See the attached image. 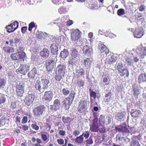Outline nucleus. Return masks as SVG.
<instances>
[{
  "label": "nucleus",
  "mask_w": 146,
  "mask_h": 146,
  "mask_svg": "<svg viewBox=\"0 0 146 146\" xmlns=\"http://www.w3.org/2000/svg\"><path fill=\"white\" fill-rule=\"evenodd\" d=\"M49 83V80L46 79H41L40 80H36L35 88L39 92L42 93L48 88V84Z\"/></svg>",
  "instance_id": "obj_1"
},
{
  "label": "nucleus",
  "mask_w": 146,
  "mask_h": 146,
  "mask_svg": "<svg viewBox=\"0 0 146 146\" xmlns=\"http://www.w3.org/2000/svg\"><path fill=\"white\" fill-rule=\"evenodd\" d=\"M56 60L54 56L51 55L48 59L46 60L45 65L47 70L48 72L52 71L56 67Z\"/></svg>",
  "instance_id": "obj_2"
},
{
  "label": "nucleus",
  "mask_w": 146,
  "mask_h": 146,
  "mask_svg": "<svg viewBox=\"0 0 146 146\" xmlns=\"http://www.w3.org/2000/svg\"><path fill=\"white\" fill-rule=\"evenodd\" d=\"M75 94L76 93L75 92L72 91L69 96L65 98L62 102L63 104L65 106L64 108L66 110H68L69 109L70 105L73 101Z\"/></svg>",
  "instance_id": "obj_3"
},
{
  "label": "nucleus",
  "mask_w": 146,
  "mask_h": 146,
  "mask_svg": "<svg viewBox=\"0 0 146 146\" xmlns=\"http://www.w3.org/2000/svg\"><path fill=\"white\" fill-rule=\"evenodd\" d=\"M117 69L121 73V76H123L125 75L126 77L129 76V72L125 64L121 62L118 63L117 66Z\"/></svg>",
  "instance_id": "obj_4"
},
{
  "label": "nucleus",
  "mask_w": 146,
  "mask_h": 146,
  "mask_svg": "<svg viewBox=\"0 0 146 146\" xmlns=\"http://www.w3.org/2000/svg\"><path fill=\"white\" fill-rule=\"evenodd\" d=\"M30 66L26 64H21L19 68L16 70V72L19 73L23 75H25L29 71Z\"/></svg>",
  "instance_id": "obj_5"
},
{
  "label": "nucleus",
  "mask_w": 146,
  "mask_h": 146,
  "mask_svg": "<svg viewBox=\"0 0 146 146\" xmlns=\"http://www.w3.org/2000/svg\"><path fill=\"white\" fill-rule=\"evenodd\" d=\"M81 33L78 29H72L71 32V39L73 41L78 40L81 36Z\"/></svg>",
  "instance_id": "obj_6"
},
{
  "label": "nucleus",
  "mask_w": 146,
  "mask_h": 146,
  "mask_svg": "<svg viewBox=\"0 0 146 146\" xmlns=\"http://www.w3.org/2000/svg\"><path fill=\"white\" fill-rule=\"evenodd\" d=\"M46 107L44 105L39 106L35 109V113L37 115L40 116L44 114L46 111Z\"/></svg>",
  "instance_id": "obj_7"
},
{
  "label": "nucleus",
  "mask_w": 146,
  "mask_h": 146,
  "mask_svg": "<svg viewBox=\"0 0 146 146\" xmlns=\"http://www.w3.org/2000/svg\"><path fill=\"white\" fill-rule=\"evenodd\" d=\"M34 98L33 93L29 94L25 98L24 102L25 104L28 106H30L33 103Z\"/></svg>",
  "instance_id": "obj_8"
},
{
  "label": "nucleus",
  "mask_w": 146,
  "mask_h": 146,
  "mask_svg": "<svg viewBox=\"0 0 146 146\" xmlns=\"http://www.w3.org/2000/svg\"><path fill=\"white\" fill-rule=\"evenodd\" d=\"M133 33L134 36L138 38H141L144 34L143 29L140 27L136 29Z\"/></svg>",
  "instance_id": "obj_9"
},
{
  "label": "nucleus",
  "mask_w": 146,
  "mask_h": 146,
  "mask_svg": "<svg viewBox=\"0 0 146 146\" xmlns=\"http://www.w3.org/2000/svg\"><path fill=\"white\" fill-rule=\"evenodd\" d=\"M52 92L51 91H48L44 92L43 99L46 102H50L52 100L53 96Z\"/></svg>",
  "instance_id": "obj_10"
},
{
  "label": "nucleus",
  "mask_w": 146,
  "mask_h": 146,
  "mask_svg": "<svg viewBox=\"0 0 146 146\" xmlns=\"http://www.w3.org/2000/svg\"><path fill=\"white\" fill-rule=\"evenodd\" d=\"M73 73L74 74L73 77L78 78L79 77L82 76L84 75L85 71L83 68H79L76 69Z\"/></svg>",
  "instance_id": "obj_11"
},
{
  "label": "nucleus",
  "mask_w": 146,
  "mask_h": 146,
  "mask_svg": "<svg viewBox=\"0 0 146 146\" xmlns=\"http://www.w3.org/2000/svg\"><path fill=\"white\" fill-rule=\"evenodd\" d=\"M60 101L58 99H56L54 101L53 105L50 106V108L56 111L57 110L59 109L60 107Z\"/></svg>",
  "instance_id": "obj_12"
},
{
  "label": "nucleus",
  "mask_w": 146,
  "mask_h": 146,
  "mask_svg": "<svg viewBox=\"0 0 146 146\" xmlns=\"http://www.w3.org/2000/svg\"><path fill=\"white\" fill-rule=\"evenodd\" d=\"M78 58H74L70 57L68 61V67H71L73 68L74 66H75L77 64Z\"/></svg>",
  "instance_id": "obj_13"
},
{
  "label": "nucleus",
  "mask_w": 146,
  "mask_h": 146,
  "mask_svg": "<svg viewBox=\"0 0 146 146\" xmlns=\"http://www.w3.org/2000/svg\"><path fill=\"white\" fill-rule=\"evenodd\" d=\"M37 75V70L34 67L29 72L28 76L30 78L33 79L36 77Z\"/></svg>",
  "instance_id": "obj_14"
},
{
  "label": "nucleus",
  "mask_w": 146,
  "mask_h": 146,
  "mask_svg": "<svg viewBox=\"0 0 146 146\" xmlns=\"http://www.w3.org/2000/svg\"><path fill=\"white\" fill-rule=\"evenodd\" d=\"M130 114L132 117L136 118L141 115L142 113L140 110L136 109H133L131 111Z\"/></svg>",
  "instance_id": "obj_15"
},
{
  "label": "nucleus",
  "mask_w": 146,
  "mask_h": 146,
  "mask_svg": "<svg viewBox=\"0 0 146 146\" xmlns=\"http://www.w3.org/2000/svg\"><path fill=\"white\" fill-rule=\"evenodd\" d=\"M64 18H62L61 19H58L56 20L58 21V23H57V25L59 28L60 30L61 29H62V28L65 26L66 22L64 21Z\"/></svg>",
  "instance_id": "obj_16"
},
{
  "label": "nucleus",
  "mask_w": 146,
  "mask_h": 146,
  "mask_svg": "<svg viewBox=\"0 0 146 146\" xmlns=\"http://www.w3.org/2000/svg\"><path fill=\"white\" fill-rule=\"evenodd\" d=\"M136 50L141 55H146V46H138L137 49Z\"/></svg>",
  "instance_id": "obj_17"
},
{
  "label": "nucleus",
  "mask_w": 146,
  "mask_h": 146,
  "mask_svg": "<svg viewBox=\"0 0 146 146\" xmlns=\"http://www.w3.org/2000/svg\"><path fill=\"white\" fill-rule=\"evenodd\" d=\"M49 52L46 49L44 48L40 52V55L44 58H46L49 56Z\"/></svg>",
  "instance_id": "obj_18"
},
{
  "label": "nucleus",
  "mask_w": 146,
  "mask_h": 146,
  "mask_svg": "<svg viewBox=\"0 0 146 146\" xmlns=\"http://www.w3.org/2000/svg\"><path fill=\"white\" fill-rule=\"evenodd\" d=\"M66 67L65 65L59 64L57 67L56 69L58 70V72L61 74H64Z\"/></svg>",
  "instance_id": "obj_19"
},
{
  "label": "nucleus",
  "mask_w": 146,
  "mask_h": 146,
  "mask_svg": "<svg viewBox=\"0 0 146 146\" xmlns=\"http://www.w3.org/2000/svg\"><path fill=\"white\" fill-rule=\"evenodd\" d=\"M50 42L51 43L50 46H58L59 43V39H56L52 36H51L50 38Z\"/></svg>",
  "instance_id": "obj_20"
},
{
  "label": "nucleus",
  "mask_w": 146,
  "mask_h": 146,
  "mask_svg": "<svg viewBox=\"0 0 146 146\" xmlns=\"http://www.w3.org/2000/svg\"><path fill=\"white\" fill-rule=\"evenodd\" d=\"M138 79L139 83L146 82V74L144 73L141 74L138 77Z\"/></svg>",
  "instance_id": "obj_21"
},
{
  "label": "nucleus",
  "mask_w": 146,
  "mask_h": 146,
  "mask_svg": "<svg viewBox=\"0 0 146 146\" xmlns=\"http://www.w3.org/2000/svg\"><path fill=\"white\" fill-rule=\"evenodd\" d=\"M71 51L70 53V57L74 58H77L79 55L78 50L76 49H73Z\"/></svg>",
  "instance_id": "obj_22"
},
{
  "label": "nucleus",
  "mask_w": 146,
  "mask_h": 146,
  "mask_svg": "<svg viewBox=\"0 0 146 146\" xmlns=\"http://www.w3.org/2000/svg\"><path fill=\"white\" fill-rule=\"evenodd\" d=\"M61 87L62 88V92L63 94L65 96H68L69 94H70V92H70V89L67 87L63 88L62 86Z\"/></svg>",
  "instance_id": "obj_23"
},
{
  "label": "nucleus",
  "mask_w": 146,
  "mask_h": 146,
  "mask_svg": "<svg viewBox=\"0 0 146 146\" xmlns=\"http://www.w3.org/2000/svg\"><path fill=\"white\" fill-rule=\"evenodd\" d=\"M69 53L68 50L64 49L61 52L60 56L61 58H66L68 55Z\"/></svg>",
  "instance_id": "obj_24"
},
{
  "label": "nucleus",
  "mask_w": 146,
  "mask_h": 146,
  "mask_svg": "<svg viewBox=\"0 0 146 146\" xmlns=\"http://www.w3.org/2000/svg\"><path fill=\"white\" fill-rule=\"evenodd\" d=\"M48 36V34L46 33H43L42 32H39L37 35L38 38L41 39L42 38H45Z\"/></svg>",
  "instance_id": "obj_25"
},
{
  "label": "nucleus",
  "mask_w": 146,
  "mask_h": 146,
  "mask_svg": "<svg viewBox=\"0 0 146 146\" xmlns=\"http://www.w3.org/2000/svg\"><path fill=\"white\" fill-rule=\"evenodd\" d=\"M6 80L4 78H0V90L5 88Z\"/></svg>",
  "instance_id": "obj_26"
},
{
  "label": "nucleus",
  "mask_w": 146,
  "mask_h": 146,
  "mask_svg": "<svg viewBox=\"0 0 146 146\" xmlns=\"http://www.w3.org/2000/svg\"><path fill=\"white\" fill-rule=\"evenodd\" d=\"M4 51L7 53H11L14 51V50L13 48L9 46H5L3 48Z\"/></svg>",
  "instance_id": "obj_27"
},
{
  "label": "nucleus",
  "mask_w": 146,
  "mask_h": 146,
  "mask_svg": "<svg viewBox=\"0 0 146 146\" xmlns=\"http://www.w3.org/2000/svg\"><path fill=\"white\" fill-rule=\"evenodd\" d=\"M125 62L128 66H131L133 64V58L129 57H127L125 58Z\"/></svg>",
  "instance_id": "obj_28"
},
{
  "label": "nucleus",
  "mask_w": 146,
  "mask_h": 146,
  "mask_svg": "<svg viewBox=\"0 0 146 146\" xmlns=\"http://www.w3.org/2000/svg\"><path fill=\"white\" fill-rule=\"evenodd\" d=\"M84 133H83L78 137H77L76 138L74 139V140L77 143H80L82 142L83 141L84 137L83 135Z\"/></svg>",
  "instance_id": "obj_29"
},
{
  "label": "nucleus",
  "mask_w": 146,
  "mask_h": 146,
  "mask_svg": "<svg viewBox=\"0 0 146 146\" xmlns=\"http://www.w3.org/2000/svg\"><path fill=\"white\" fill-rule=\"evenodd\" d=\"M51 52L53 54L52 55L57 54L58 49L57 46H50Z\"/></svg>",
  "instance_id": "obj_30"
},
{
  "label": "nucleus",
  "mask_w": 146,
  "mask_h": 146,
  "mask_svg": "<svg viewBox=\"0 0 146 146\" xmlns=\"http://www.w3.org/2000/svg\"><path fill=\"white\" fill-rule=\"evenodd\" d=\"M111 94L110 92L106 94L105 96L104 100L106 102H109L111 100Z\"/></svg>",
  "instance_id": "obj_31"
},
{
  "label": "nucleus",
  "mask_w": 146,
  "mask_h": 146,
  "mask_svg": "<svg viewBox=\"0 0 146 146\" xmlns=\"http://www.w3.org/2000/svg\"><path fill=\"white\" fill-rule=\"evenodd\" d=\"M100 51L102 53H104L107 54L109 52V50L107 48L106 46H101Z\"/></svg>",
  "instance_id": "obj_32"
},
{
  "label": "nucleus",
  "mask_w": 146,
  "mask_h": 146,
  "mask_svg": "<svg viewBox=\"0 0 146 146\" xmlns=\"http://www.w3.org/2000/svg\"><path fill=\"white\" fill-rule=\"evenodd\" d=\"M103 82L100 83V84L102 86H104L105 85H108L110 83V80L108 79V77H105L104 78L103 80Z\"/></svg>",
  "instance_id": "obj_33"
},
{
  "label": "nucleus",
  "mask_w": 146,
  "mask_h": 146,
  "mask_svg": "<svg viewBox=\"0 0 146 146\" xmlns=\"http://www.w3.org/2000/svg\"><path fill=\"white\" fill-rule=\"evenodd\" d=\"M118 132H121L123 133H128L129 132L128 129L125 127H122L121 128H118L117 129Z\"/></svg>",
  "instance_id": "obj_34"
},
{
  "label": "nucleus",
  "mask_w": 146,
  "mask_h": 146,
  "mask_svg": "<svg viewBox=\"0 0 146 146\" xmlns=\"http://www.w3.org/2000/svg\"><path fill=\"white\" fill-rule=\"evenodd\" d=\"M56 75L55 76V79L59 81L62 78V77L64 76V75L60 73H59L57 72H56Z\"/></svg>",
  "instance_id": "obj_35"
},
{
  "label": "nucleus",
  "mask_w": 146,
  "mask_h": 146,
  "mask_svg": "<svg viewBox=\"0 0 146 146\" xmlns=\"http://www.w3.org/2000/svg\"><path fill=\"white\" fill-rule=\"evenodd\" d=\"M79 103L82 105L81 107L82 109H84L86 108L88 104V102L87 101H80Z\"/></svg>",
  "instance_id": "obj_36"
},
{
  "label": "nucleus",
  "mask_w": 146,
  "mask_h": 146,
  "mask_svg": "<svg viewBox=\"0 0 146 146\" xmlns=\"http://www.w3.org/2000/svg\"><path fill=\"white\" fill-rule=\"evenodd\" d=\"M12 25L11 24L6 27V29L8 33H10L14 31V30H13L14 29L13 26V25Z\"/></svg>",
  "instance_id": "obj_37"
},
{
  "label": "nucleus",
  "mask_w": 146,
  "mask_h": 146,
  "mask_svg": "<svg viewBox=\"0 0 146 146\" xmlns=\"http://www.w3.org/2000/svg\"><path fill=\"white\" fill-rule=\"evenodd\" d=\"M104 35L106 36H109V37L111 38H114L116 37L115 35H114L113 33H110L108 31H106Z\"/></svg>",
  "instance_id": "obj_38"
},
{
  "label": "nucleus",
  "mask_w": 146,
  "mask_h": 146,
  "mask_svg": "<svg viewBox=\"0 0 146 146\" xmlns=\"http://www.w3.org/2000/svg\"><path fill=\"white\" fill-rule=\"evenodd\" d=\"M99 128L98 125H92V126H90V129L92 131L97 132L98 131Z\"/></svg>",
  "instance_id": "obj_39"
},
{
  "label": "nucleus",
  "mask_w": 146,
  "mask_h": 146,
  "mask_svg": "<svg viewBox=\"0 0 146 146\" xmlns=\"http://www.w3.org/2000/svg\"><path fill=\"white\" fill-rule=\"evenodd\" d=\"M19 53H16L13 54H12L11 55V57L13 60H18L19 59Z\"/></svg>",
  "instance_id": "obj_40"
},
{
  "label": "nucleus",
  "mask_w": 146,
  "mask_h": 146,
  "mask_svg": "<svg viewBox=\"0 0 146 146\" xmlns=\"http://www.w3.org/2000/svg\"><path fill=\"white\" fill-rule=\"evenodd\" d=\"M90 60L89 58L84 59V65L86 67H88L90 64Z\"/></svg>",
  "instance_id": "obj_41"
},
{
  "label": "nucleus",
  "mask_w": 146,
  "mask_h": 146,
  "mask_svg": "<svg viewBox=\"0 0 146 146\" xmlns=\"http://www.w3.org/2000/svg\"><path fill=\"white\" fill-rule=\"evenodd\" d=\"M117 57L115 56L112 55L111 56V57L109 59V62L111 64H113L115 62L117 59Z\"/></svg>",
  "instance_id": "obj_42"
},
{
  "label": "nucleus",
  "mask_w": 146,
  "mask_h": 146,
  "mask_svg": "<svg viewBox=\"0 0 146 146\" xmlns=\"http://www.w3.org/2000/svg\"><path fill=\"white\" fill-rule=\"evenodd\" d=\"M24 92V90H16V93L17 95L19 97H21L23 96V95Z\"/></svg>",
  "instance_id": "obj_43"
},
{
  "label": "nucleus",
  "mask_w": 146,
  "mask_h": 146,
  "mask_svg": "<svg viewBox=\"0 0 146 146\" xmlns=\"http://www.w3.org/2000/svg\"><path fill=\"white\" fill-rule=\"evenodd\" d=\"M22 38H15V45H20L22 43Z\"/></svg>",
  "instance_id": "obj_44"
},
{
  "label": "nucleus",
  "mask_w": 146,
  "mask_h": 146,
  "mask_svg": "<svg viewBox=\"0 0 146 146\" xmlns=\"http://www.w3.org/2000/svg\"><path fill=\"white\" fill-rule=\"evenodd\" d=\"M131 146H141L137 141L133 140L131 143Z\"/></svg>",
  "instance_id": "obj_45"
},
{
  "label": "nucleus",
  "mask_w": 146,
  "mask_h": 146,
  "mask_svg": "<svg viewBox=\"0 0 146 146\" xmlns=\"http://www.w3.org/2000/svg\"><path fill=\"white\" fill-rule=\"evenodd\" d=\"M131 57H132L135 62H138L139 60V58L136 55H134L133 54H131L130 55Z\"/></svg>",
  "instance_id": "obj_46"
},
{
  "label": "nucleus",
  "mask_w": 146,
  "mask_h": 146,
  "mask_svg": "<svg viewBox=\"0 0 146 146\" xmlns=\"http://www.w3.org/2000/svg\"><path fill=\"white\" fill-rule=\"evenodd\" d=\"M133 90L134 91V95L135 98H138V95L139 94V91L136 88H135L134 86H133Z\"/></svg>",
  "instance_id": "obj_47"
},
{
  "label": "nucleus",
  "mask_w": 146,
  "mask_h": 146,
  "mask_svg": "<svg viewBox=\"0 0 146 146\" xmlns=\"http://www.w3.org/2000/svg\"><path fill=\"white\" fill-rule=\"evenodd\" d=\"M5 100L4 95L0 93V104L4 103Z\"/></svg>",
  "instance_id": "obj_48"
},
{
  "label": "nucleus",
  "mask_w": 146,
  "mask_h": 146,
  "mask_svg": "<svg viewBox=\"0 0 146 146\" xmlns=\"http://www.w3.org/2000/svg\"><path fill=\"white\" fill-rule=\"evenodd\" d=\"M125 113L124 112H119L117 114V117L119 119H121L125 116Z\"/></svg>",
  "instance_id": "obj_49"
},
{
  "label": "nucleus",
  "mask_w": 146,
  "mask_h": 146,
  "mask_svg": "<svg viewBox=\"0 0 146 146\" xmlns=\"http://www.w3.org/2000/svg\"><path fill=\"white\" fill-rule=\"evenodd\" d=\"M19 53V58L20 59H23L25 58L26 56L25 53L23 52H18Z\"/></svg>",
  "instance_id": "obj_50"
},
{
  "label": "nucleus",
  "mask_w": 146,
  "mask_h": 146,
  "mask_svg": "<svg viewBox=\"0 0 146 146\" xmlns=\"http://www.w3.org/2000/svg\"><path fill=\"white\" fill-rule=\"evenodd\" d=\"M11 24L13 25V26L14 29L13 30L14 31L18 28L19 26V23L17 21H15L13 22V23H11Z\"/></svg>",
  "instance_id": "obj_51"
},
{
  "label": "nucleus",
  "mask_w": 146,
  "mask_h": 146,
  "mask_svg": "<svg viewBox=\"0 0 146 146\" xmlns=\"http://www.w3.org/2000/svg\"><path fill=\"white\" fill-rule=\"evenodd\" d=\"M70 118L68 117H63L62 120L63 122L64 123H68L69 121Z\"/></svg>",
  "instance_id": "obj_52"
},
{
  "label": "nucleus",
  "mask_w": 146,
  "mask_h": 146,
  "mask_svg": "<svg viewBox=\"0 0 146 146\" xmlns=\"http://www.w3.org/2000/svg\"><path fill=\"white\" fill-rule=\"evenodd\" d=\"M117 14L119 16H121L124 13V10L123 9H120L117 12Z\"/></svg>",
  "instance_id": "obj_53"
},
{
  "label": "nucleus",
  "mask_w": 146,
  "mask_h": 146,
  "mask_svg": "<svg viewBox=\"0 0 146 146\" xmlns=\"http://www.w3.org/2000/svg\"><path fill=\"white\" fill-rule=\"evenodd\" d=\"M58 12L60 14L65 13L66 12V9L65 8L61 7L59 9Z\"/></svg>",
  "instance_id": "obj_54"
},
{
  "label": "nucleus",
  "mask_w": 146,
  "mask_h": 146,
  "mask_svg": "<svg viewBox=\"0 0 146 146\" xmlns=\"http://www.w3.org/2000/svg\"><path fill=\"white\" fill-rule=\"evenodd\" d=\"M85 142H86L87 144L91 145L93 143V141L92 140L91 137H90L88 140L86 141Z\"/></svg>",
  "instance_id": "obj_55"
},
{
  "label": "nucleus",
  "mask_w": 146,
  "mask_h": 146,
  "mask_svg": "<svg viewBox=\"0 0 146 146\" xmlns=\"http://www.w3.org/2000/svg\"><path fill=\"white\" fill-rule=\"evenodd\" d=\"M35 24L33 22H31L29 25V27L28 28V30L29 31H31L32 29L35 27Z\"/></svg>",
  "instance_id": "obj_56"
},
{
  "label": "nucleus",
  "mask_w": 146,
  "mask_h": 146,
  "mask_svg": "<svg viewBox=\"0 0 146 146\" xmlns=\"http://www.w3.org/2000/svg\"><path fill=\"white\" fill-rule=\"evenodd\" d=\"M7 120V119L6 118V117H5L3 116L1 120V124L2 125H4L6 123V120Z\"/></svg>",
  "instance_id": "obj_57"
},
{
  "label": "nucleus",
  "mask_w": 146,
  "mask_h": 146,
  "mask_svg": "<svg viewBox=\"0 0 146 146\" xmlns=\"http://www.w3.org/2000/svg\"><path fill=\"white\" fill-rule=\"evenodd\" d=\"M77 83L80 86H83L84 85V82L83 81L79 79L77 81Z\"/></svg>",
  "instance_id": "obj_58"
},
{
  "label": "nucleus",
  "mask_w": 146,
  "mask_h": 146,
  "mask_svg": "<svg viewBox=\"0 0 146 146\" xmlns=\"http://www.w3.org/2000/svg\"><path fill=\"white\" fill-rule=\"evenodd\" d=\"M83 52H85L86 54L90 51L89 48L88 46H83Z\"/></svg>",
  "instance_id": "obj_59"
},
{
  "label": "nucleus",
  "mask_w": 146,
  "mask_h": 146,
  "mask_svg": "<svg viewBox=\"0 0 146 146\" xmlns=\"http://www.w3.org/2000/svg\"><path fill=\"white\" fill-rule=\"evenodd\" d=\"M122 139H123V140L124 142L126 143V144L127 143H128L130 141V139L128 138L127 137H122Z\"/></svg>",
  "instance_id": "obj_60"
},
{
  "label": "nucleus",
  "mask_w": 146,
  "mask_h": 146,
  "mask_svg": "<svg viewBox=\"0 0 146 146\" xmlns=\"http://www.w3.org/2000/svg\"><path fill=\"white\" fill-rule=\"evenodd\" d=\"M17 89L19 90H24V86L21 84L17 85L16 86Z\"/></svg>",
  "instance_id": "obj_61"
},
{
  "label": "nucleus",
  "mask_w": 146,
  "mask_h": 146,
  "mask_svg": "<svg viewBox=\"0 0 146 146\" xmlns=\"http://www.w3.org/2000/svg\"><path fill=\"white\" fill-rule=\"evenodd\" d=\"M145 8V6L144 5H141L139 7V11H144Z\"/></svg>",
  "instance_id": "obj_62"
},
{
  "label": "nucleus",
  "mask_w": 146,
  "mask_h": 146,
  "mask_svg": "<svg viewBox=\"0 0 146 146\" xmlns=\"http://www.w3.org/2000/svg\"><path fill=\"white\" fill-rule=\"evenodd\" d=\"M98 119L96 118H94L93 119V121L92 122V125H98Z\"/></svg>",
  "instance_id": "obj_63"
},
{
  "label": "nucleus",
  "mask_w": 146,
  "mask_h": 146,
  "mask_svg": "<svg viewBox=\"0 0 146 146\" xmlns=\"http://www.w3.org/2000/svg\"><path fill=\"white\" fill-rule=\"evenodd\" d=\"M31 127L32 128L35 129L36 130H37L39 129V127L35 124H32L31 125Z\"/></svg>",
  "instance_id": "obj_64"
}]
</instances>
